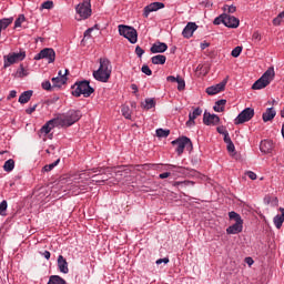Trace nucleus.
<instances>
[{"mask_svg":"<svg viewBox=\"0 0 284 284\" xmlns=\"http://www.w3.org/2000/svg\"><path fill=\"white\" fill-rule=\"evenodd\" d=\"M75 12L78 14V21H85L92 17V1L83 0L75 7Z\"/></svg>","mask_w":284,"mask_h":284,"instance_id":"obj_6","label":"nucleus"},{"mask_svg":"<svg viewBox=\"0 0 284 284\" xmlns=\"http://www.w3.org/2000/svg\"><path fill=\"white\" fill-rule=\"evenodd\" d=\"M276 77V72L274 71V67H270L262 77L256 80L253 85L252 90H264V88H267L272 81H274V78Z\"/></svg>","mask_w":284,"mask_h":284,"instance_id":"obj_4","label":"nucleus"},{"mask_svg":"<svg viewBox=\"0 0 284 284\" xmlns=\"http://www.w3.org/2000/svg\"><path fill=\"white\" fill-rule=\"evenodd\" d=\"M176 83H178V90H179V92H183V90H185V80H183V78H180V77L178 75V81H176Z\"/></svg>","mask_w":284,"mask_h":284,"instance_id":"obj_35","label":"nucleus"},{"mask_svg":"<svg viewBox=\"0 0 284 284\" xmlns=\"http://www.w3.org/2000/svg\"><path fill=\"white\" fill-rule=\"evenodd\" d=\"M21 72H26V69H23V65L20 67Z\"/></svg>","mask_w":284,"mask_h":284,"instance_id":"obj_64","label":"nucleus"},{"mask_svg":"<svg viewBox=\"0 0 284 284\" xmlns=\"http://www.w3.org/2000/svg\"><path fill=\"white\" fill-rule=\"evenodd\" d=\"M229 219L230 221H235V223L226 229V234H241L243 232V217H241V214L231 211L229 212Z\"/></svg>","mask_w":284,"mask_h":284,"instance_id":"obj_5","label":"nucleus"},{"mask_svg":"<svg viewBox=\"0 0 284 284\" xmlns=\"http://www.w3.org/2000/svg\"><path fill=\"white\" fill-rule=\"evenodd\" d=\"M41 8L42 10H52L54 8V2L48 0V1H44L42 4H41Z\"/></svg>","mask_w":284,"mask_h":284,"instance_id":"obj_38","label":"nucleus"},{"mask_svg":"<svg viewBox=\"0 0 284 284\" xmlns=\"http://www.w3.org/2000/svg\"><path fill=\"white\" fill-rule=\"evenodd\" d=\"M203 114L201 108H195L193 112L189 113V121H186V128H194L196 125V119Z\"/></svg>","mask_w":284,"mask_h":284,"instance_id":"obj_16","label":"nucleus"},{"mask_svg":"<svg viewBox=\"0 0 284 284\" xmlns=\"http://www.w3.org/2000/svg\"><path fill=\"white\" fill-rule=\"evenodd\" d=\"M41 59H45L48 63H54L57 59V52L52 48L42 49L38 54H36L34 60L41 61Z\"/></svg>","mask_w":284,"mask_h":284,"instance_id":"obj_9","label":"nucleus"},{"mask_svg":"<svg viewBox=\"0 0 284 284\" xmlns=\"http://www.w3.org/2000/svg\"><path fill=\"white\" fill-rule=\"evenodd\" d=\"M240 24H241V20H239V18L234 16H229L227 13H225L224 26L226 28H239Z\"/></svg>","mask_w":284,"mask_h":284,"instance_id":"obj_19","label":"nucleus"},{"mask_svg":"<svg viewBox=\"0 0 284 284\" xmlns=\"http://www.w3.org/2000/svg\"><path fill=\"white\" fill-rule=\"evenodd\" d=\"M283 23V20L277 16L273 19V26H281Z\"/></svg>","mask_w":284,"mask_h":284,"instance_id":"obj_52","label":"nucleus"},{"mask_svg":"<svg viewBox=\"0 0 284 284\" xmlns=\"http://www.w3.org/2000/svg\"><path fill=\"white\" fill-rule=\"evenodd\" d=\"M23 59H26V51L9 53L4 57V67L14 65V63H19V61H23Z\"/></svg>","mask_w":284,"mask_h":284,"instance_id":"obj_10","label":"nucleus"},{"mask_svg":"<svg viewBox=\"0 0 284 284\" xmlns=\"http://www.w3.org/2000/svg\"><path fill=\"white\" fill-rule=\"evenodd\" d=\"M23 21H26V16L20 14L14 21V28H21Z\"/></svg>","mask_w":284,"mask_h":284,"instance_id":"obj_39","label":"nucleus"},{"mask_svg":"<svg viewBox=\"0 0 284 284\" xmlns=\"http://www.w3.org/2000/svg\"><path fill=\"white\" fill-rule=\"evenodd\" d=\"M246 176H248V179H251V181H256L257 176L256 173L248 171L246 172Z\"/></svg>","mask_w":284,"mask_h":284,"instance_id":"obj_48","label":"nucleus"},{"mask_svg":"<svg viewBox=\"0 0 284 284\" xmlns=\"http://www.w3.org/2000/svg\"><path fill=\"white\" fill-rule=\"evenodd\" d=\"M252 39L254 41H261V33H258V31H255L252 36Z\"/></svg>","mask_w":284,"mask_h":284,"instance_id":"obj_53","label":"nucleus"},{"mask_svg":"<svg viewBox=\"0 0 284 284\" xmlns=\"http://www.w3.org/2000/svg\"><path fill=\"white\" fill-rule=\"evenodd\" d=\"M97 172H99V169H92L89 170L88 174H97Z\"/></svg>","mask_w":284,"mask_h":284,"instance_id":"obj_62","label":"nucleus"},{"mask_svg":"<svg viewBox=\"0 0 284 284\" xmlns=\"http://www.w3.org/2000/svg\"><path fill=\"white\" fill-rule=\"evenodd\" d=\"M196 30H199V26H196L195 22H187L182 31V36L184 37V39H192Z\"/></svg>","mask_w":284,"mask_h":284,"instance_id":"obj_17","label":"nucleus"},{"mask_svg":"<svg viewBox=\"0 0 284 284\" xmlns=\"http://www.w3.org/2000/svg\"><path fill=\"white\" fill-rule=\"evenodd\" d=\"M156 265H161V263H164L165 265H168V263H170V258L169 257H164V258H159L156 260Z\"/></svg>","mask_w":284,"mask_h":284,"instance_id":"obj_47","label":"nucleus"},{"mask_svg":"<svg viewBox=\"0 0 284 284\" xmlns=\"http://www.w3.org/2000/svg\"><path fill=\"white\" fill-rule=\"evenodd\" d=\"M280 212L281 214H277L274 219H273V223L275 225V227L277 230H281V227H283V223H284V209L280 207Z\"/></svg>","mask_w":284,"mask_h":284,"instance_id":"obj_24","label":"nucleus"},{"mask_svg":"<svg viewBox=\"0 0 284 284\" xmlns=\"http://www.w3.org/2000/svg\"><path fill=\"white\" fill-rule=\"evenodd\" d=\"M156 106V101L154 99H145L143 108L144 110H152V108Z\"/></svg>","mask_w":284,"mask_h":284,"instance_id":"obj_31","label":"nucleus"},{"mask_svg":"<svg viewBox=\"0 0 284 284\" xmlns=\"http://www.w3.org/2000/svg\"><path fill=\"white\" fill-rule=\"evenodd\" d=\"M47 284H65V280L59 275H51Z\"/></svg>","mask_w":284,"mask_h":284,"instance_id":"obj_29","label":"nucleus"},{"mask_svg":"<svg viewBox=\"0 0 284 284\" xmlns=\"http://www.w3.org/2000/svg\"><path fill=\"white\" fill-rule=\"evenodd\" d=\"M223 11L227 12L229 14H234V12H236V6L234 4H224L223 7Z\"/></svg>","mask_w":284,"mask_h":284,"instance_id":"obj_34","label":"nucleus"},{"mask_svg":"<svg viewBox=\"0 0 284 284\" xmlns=\"http://www.w3.org/2000/svg\"><path fill=\"white\" fill-rule=\"evenodd\" d=\"M216 130L219 134H223V135L227 134V130H225V126H217Z\"/></svg>","mask_w":284,"mask_h":284,"instance_id":"obj_51","label":"nucleus"},{"mask_svg":"<svg viewBox=\"0 0 284 284\" xmlns=\"http://www.w3.org/2000/svg\"><path fill=\"white\" fill-rule=\"evenodd\" d=\"M224 141L229 144V143H232V139L230 138V134L226 133L224 134Z\"/></svg>","mask_w":284,"mask_h":284,"instance_id":"obj_60","label":"nucleus"},{"mask_svg":"<svg viewBox=\"0 0 284 284\" xmlns=\"http://www.w3.org/2000/svg\"><path fill=\"white\" fill-rule=\"evenodd\" d=\"M244 262L247 264L248 267H252L254 265V258L252 257H245Z\"/></svg>","mask_w":284,"mask_h":284,"instance_id":"obj_50","label":"nucleus"},{"mask_svg":"<svg viewBox=\"0 0 284 284\" xmlns=\"http://www.w3.org/2000/svg\"><path fill=\"white\" fill-rule=\"evenodd\" d=\"M241 52H243V47H235L232 50L231 55L234 57V59H237V57H241Z\"/></svg>","mask_w":284,"mask_h":284,"instance_id":"obj_36","label":"nucleus"},{"mask_svg":"<svg viewBox=\"0 0 284 284\" xmlns=\"http://www.w3.org/2000/svg\"><path fill=\"white\" fill-rule=\"evenodd\" d=\"M58 270L61 274H68L70 268L68 267V260L63 255L58 256Z\"/></svg>","mask_w":284,"mask_h":284,"instance_id":"obj_22","label":"nucleus"},{"mask_svg":"<svg viewBox=\"0 0 284 284\" xmlns=\"http://www.w3.org/2000/svg\"><path fill=\"white\" fill-rule=\"evenodd\" d=\"M172 145H176L175 152L179 154V156H181L185 148H187V145H192V141H190L189 138L183 136L181 139L172 141Z\"/></svg>","mask_w":284,"mask_h":284,"instance_id":"obj_12","label":"nucleus"},{"mask_svg":"<svg viewBox=\"0 0 284 284\" xmlns=\"http://www.w3.org/2000/svg\"><path fill=\"white\" fill-rule=\"evenodd\" d=\"M4 172H12L14 170V161L12 159H9L3 164Z\"/></svg>","mask_w":284,"mask_h":284,"instance_id":"obj_30","label":"nucleus"},{"mask_svg":"<svg viewBox=\"0 0 284 284\" xmlns=\"http://www.w3.org/2000/svg\"><path fill=\"white\" fill-rule=\"evenodd\" d=\"M166 81H169V83H176V81H179V77L169 75Z\"/></svg>","mask_w":284,"mask_h":284,"instance_id":"obj_49","label":"nucleus"},{"mask_svg":"<svg viewBox=\"0 0 284 284\" xmlns=\"http://www.w3.org/2000/svg\"><path fill=\"white\" fill-rule=\"evenodd\" d=\"M227 104V100H219L215 102L213 110L214 112H225V105Z\"/></svg>","mask_w":284,"mask_h":284,"instance_id":"obj_26","label":"nucleus"},{"mask_svg":"<svg viewBox=\"0 0 284 284\" xmlns=\"http://www.w3.org/2000/svg\"><path fill=\"white\" fill-rule=\"evenodd\" d=\"M225 85H227V80H223L222 82L207 87L205 92L209 97H214V94H219L225 90Z\"/></svg>","mask_w":284,"mask_h":284,"instance_id":"obj_13","label":"nucleus"},{"mask_svg":"<svg viewBox=\"0 0 284 284\" xmlns=\"http://www.w3.org/2000/svg\"><path fill=\"white\" fill-rule=\"evenodd\" d=\"M160 179H168L170 178V172H164L159 175Z\"/></svg>","mask_w":284,"mask_h":284,"instance_id":"obj_57","label":"nucleus"},{"mask_svg":"<svg viewBox=\"0 0 284 284\" xmlns=\"http://www.w3.org/2000/svg\"><path fill=\"white\" fill-rule=\"evenodd\" d=\"M17 98V92L14 90L10 91L9 95H8V101H10V99H14Z\"/></svg>","mask_w":284,"mask_h":284,"instance_id":"obj_56","label":"nucleus"},{"mask_svg":"<svg viewBox=\"0 0 284 284\" xmlns=\"http://www.w3.org/2000/svg\"><path fill=\"white\" fill-rule=\"evenodd\" d=\"M42 256H44L47 258V261H50V256H51L50 251H44L42 253Z\"/></svg>","mask_w":284,"mask_h":284,"instance_id":"obj_59","label":"nucleus"},{"mask_svg":"<svg viewBox=\"0 0 284 284\" xmlns=\"http://www.w3.org/2000/svg\"><path fill=\"white\" fill-rule=\"evenodd\" d=\"M71 94L72 97H84V99H88L89 97H92V94H94V88L90 87V81L88 80H83V81H79L75 82L72 87H71Z\"/></svg>","mask_w":284,"mask_h":284,"instance_id":"obj_3","label":"nucleus"},{"mask_svg":"<svg viewBox=\"0 0 284 284\" xmlns=\"http://www.w3.org/2000/svg\"><path fill=\"white\" fill-rule=\"evenodd\" d=\"M54 128H60L59 122L57 118H53L49 120L41 129L40 134H43L44 136H48L54 130Z\"/></svg>","mask_w":284,"mask_h":284,"instance_id":"obj_14","label":"nucleus"},{"mask_svg":"<svg viewBox=\"0 0 284 284\" xmlns=\"http://www.w3.org/2000/svg\"><path fill=\"white\" fill-rule=\"evenodd\" d=\"M30 99H32V91H24L19 97V103L26 104V103H28L30 101Z\"/></svg>","mask_w":284,"mask_h":284,"instance_id":"obj_27","label":"nucleus"},{"mask_svg":"<svg viewBox=\"0 0 284 284\" xmlns=\"http://www.w3.org/2000/svg\"><path fill=\"white\" fill-rule=\"evenodd\" d=\"M168 168L170 170L174 169L175 172H178L179 174H183V172H185V168H183V166H176V165H173V164H168Z\"/></svg>","mask_w":284,"mask_h":284,"instance_id":"obj_41","label":"nucleus"},{"mask_svg":"<svg viewBox=\"0 0 284 284\" xmlns=\"http://www.w3.org/2000/svg\"><path fill=\"white\" fill-rule=\"evenodd\" d=\"M119 33L121 34V37H124V39H128L130 43H136L139 41V33L136 32V29H134L133 27L120 24Z\"/></svg>","mask_w":284,"mask_h":284,"instance_id":"obj_7","label":"nucleus"},{"mask_svg":"<svg viewBox=\"0 0 284 284\" xmlns=\"http://www.w3.org/2000/svg\"><path fill=\"white\" fill-rule=\"evenodd\" d=\"M236 150V148L234 146V143L233 142H230L227 144V152H234Z\"/></svg>","mask_w":284,"mask_h":284,"instance_id":"obj_55","label":"nucleus"},{"mask_svg":"<svg viewBox=\"0 0 284 284\" xmlns=\"http://www.w3.org/2000/svg\"><path fill=\"white\" fill-rule=\"evenodd\" d=\"M165 61H168V58L163 54H158L151 58L153 65H165Z\"/></svg>","mask_w":284,"mask_h":284,"instance_id":"obj_25","label":"nucleus"},{"mask_svg":"<svg viewBox=\"0 0 284 284\" xmlns=\"http://www.w3.org/2000/svg\"><path fill=\"white\" fill-rule=\"evenodd\" d=\"M180 185H194L192 181H182V182H174L173 187H179Z\"/></svg>","mask_w":284,"mask_h":284,"instance_id":"obj_43","label":"nucleus"},{"mask_svg":"<svg viewBox=\"0 0 284 284\" xmlns=\"http://www.w3.org/2000/svg\"><path fill=\"white\" fill-rule=\"evenodd\" d=\"M276 116V109L274 106L267 108L265 112L262 114V121L264 123H268L270 121H274Z\"/></svg>","mask_w":284,"mask_h":284,"instance_id":"obj_21","label":"nucleus"},{"mask_svg":"<svg viewBox=\"0 0 284 284\" xmlns=\"http://www.w3.org/2000/svg\"><path fill=\"white\" fill-rule=\"evenodd\" d=\"M252 119H254V109L246 108L234 119V124L243 125V123H247V121H252Z\"/></svg>","mask_w":284,"mask_h":284,"instance_id":"obj_8","label":"nucleus"},{"mask_svg":"<svg viewBox=\"0 0 284 284\" xmlns=\"http://www.w3.org/2000/svg\"><path fill=\"white\" fill-rule=\"evenodd\" d=\"M37 110V104H34L33 106H29L26 112L27 114H32V112H34Z\"/></svg>","mask_w":284,"mask_h":284,"instance_id":"obj_54","label":"nucleus"},{"mask_svg":"<svg viewBox=\"0 0 284 284\" xmlns=\"http://www.w3.org/2000/svg\"><path fill=\"white\" fill-rule=\"evenodd\" d=\"M264 203L266 205H272L273 207L278 205V197L277 196H273V195H266L264 197Z\"/></svg>","mask_w":284,"mask_h":284,"instance_id":"obj_28","label":"nucleus"},{"mask_svg":"<svg viewBox=\"0 0 284 284\" xmlns=\"http://www.w3.org/2000/svg\"><path fill=\"white\" fill-rule=\"evenodd\" d=\"M163 8H165V3L163 2H151L150 4L143 8L142 17L144 19H149L152 12H159V10H163Z\"/></svg>","mask_w":284,"mask_h":284,"instance_id":"obj_11","label":"nucleus"},{"mask_svg":"<svg viewBox=\"0 0 284 284\" xmlns=\"http://www.w3.org/2000/svg\"><path fill=\"white\" fill-rule=\"evenodd\" d=\"M112 75V65L110 64V60L100 59V67L97 71H93V78L95 81H101V83H108L110 81V77Z\"/></svg>","mask_w":284,"mask_h":284,"instance_id":"obj_2","label":"nucleus"},{"mask_svg":"<svg viewBox=\"0 0 284 284\" xmlns=\"http://www.w3.org/2000/svg\"><path fill=\"white\" fill-rule=\"evenodd\" d=\"M42 90H47V91L52 90V83H50V81L42 82Z\"/></svg>","mask_w":284,"mask_h":284,"instance_id":"obj_45","label":"nucleus"},{"mask_svg":"<svg viewBox=\"0 0 284 284\" xmlns=\"http://www.w3.org/2000/svg\"><path fill=\"white\" fill-rule=\"evenodd\" d=\"M260 150L263 154H272L274 142H272V140H263L260 144Z\"/></svg>","mask_w":284,"mask_h":284,"instance_id":"obj_20","label":"nucleus"},{"mask_svg":"<svg viewBox=\"0 0 284 284\" xmlns=\"http://www.w3.org/2000/svg\"><path fill=\"white\" fill-rule=\"evenodd\" d=\"M135 54L141 59V57H143V54H145V50H143L141 47H136L135 48Z\"/></svg>","mask_w":284,"mask_h":284,"instance_id":"obj_46","label":"nucleus"},{"mask_svg":"<svg viewBox=\"0 0 284 284\" xmlns=\"http://www.w3.org/2000/svg\"><path fill=\"white\" fill-rule=\"evenodd\" d=\"M106 179L105 180H97V179H93L92 180V183H97L99 185H101L102 183H105Z\"/></svg>","mask_w":284,"mask_h":284,"instance_id":"obj_61","label":"nucleus"},{"mask_svg":"<svg viewBox=\"0 0 284 284\" xmlns=\"http://www.w3.org/2000/svg\"><path fill=\"white\" fill-rule=\"evenodd\" d=\"M156 135L160 136V138L170 136V131L163 130V129H158L156 130Z\"/></svg>","mask_w":284,"mask_h":284,"instance_id":"obj_42","label":"nucleus"},{"mask_svg":"<svg viewBox=\"0 0 284 284\" xmlns=\"http://www.w3.org/2000/svg\"><path fill=\"white\" fill-rule=\"evenodd\" d=\"M7 210H8V201L3 200L2 202H0V215L6 216L3 212H6Z\"/></svg>","mask_w":284,"mask_h":284,"instance_id":"obj_40","label":"nucleus"},{"mask_svg":"<svg viewBox=\"0 0 284 284\" xmlns=\"http://www.w3.org/2000/svg\"><path fill=\"white\" fill-rule=\"evenodd\" d=\"M150 50L152 54L163 53L168 50V44L165 42H155Z\"/></svg>","mask_w":284,"mask_h":284,"instance_id":"obj_23","label":"nucleus"},{"mask_svg":"<svg viewBox=\"0 0 284 284\" xmlns=\"http://www.w3.org/2000/svg\"><path fill=\"white\" fill-rule=\"evenodd\" d=\"M81 112L79 110L71 109L67 113L58 114L55 120L60 128H70L81 120Z\"/></svg>","mask_w":284,"mask_h":284,"instance_id":"obj_1","label":"nucleus"},{"mask_svg":"<svg viewBox=\"0 0 284 284\" xmlns=\"http://www.w3.org/2000/svg\"><path fill=\"white\" fill-rule=\"evenodd\" d=\"M121 112L124 119H129V120L132 119V111L130 110V106L123 105L121 108Z\"/></svg>","mask_w":284,"mask_h":284,"instance_id":"obj_32","label":"nucleus"},{"mask_svg":"<svg viewBox=\"0 0 284 284\" xmlns=\"http://www.w3.org/2000/svg\"><path fill=\"white\" fill-rule=\"evenodd\" d=\"M225 14L226 13H223L220 17L215 18L213 21L214 26H221V23L225 26Z\"/></svg>","mask_w":284,"mask_h":284,"instance_id":"obj_37","label":"nucleus"},{"mask_svg":"<svg viewBox=\"0 0 284 284\" xmlns=\"http://www.w3.org/2000/svg\"><path fill=\"white\" fill-rule=\"evenodd\" d=\"M93 30H94V28H89V29L84 32V37H91Z\"/></svg>","mask_w":284,"mask_h":284,"instance_id":"obj_58","label":"nucleus"},{"mask_svg":"<svg viewBox=\"0 0 284 284\" xmlns=\"http://www.w3.org/2000/svg\"><path fill=\"white\" fill-rule=\"evenodd\" d=\"M60 162H61V160L58 159L53 163L44 165L42 169L43 172H52V170H54V168H57V165H59Z\"/></svg>","mask_w":284,"mask_h":284,"instance_id":"obj_33","label":"nucleus"},{"mask_svg":"<svg viewBox=\"0 0 284 284\" xmlns=\"http://www.w3.org/2000/svg\"><path fill=\"white\" fill-rule=\"evenodd\" d=\"M68 69H65L63 75L51 79L53 88H62L68 83Z\"/></svg>","mask_w":284,"mask_h":284,"instance_id":"obj_18","label":"nucleus"},{"mask_svg":"<svg viewBox=\"0 0 284 284\" xmlns=\"http://www.w3.org/2000/svg\"><path fill=\"white\" fill-rule=\"evenodd\" d=\"M204 125H219L221 123V118L216 114H212L207 111L204 112L203 115Z\"/></svg>","mask_w":284,"mask_h":284,"instance_id":"obj_15","label":"nucleus"},{"mask_svg":"<svg viewBox=\"0 0 284 284\" xmlns=\"http://www.w3.org/2000/svg\"><path fill=\"white\" fill-rule=\"evenodd\" d=\"M78 187H79V190L83 191V190H85V187H88V183H84L82 186H78Z\"/></svg>","mask_w":284,"mask_h":284,"instance_id":"obj_63","label":"nucleus"},{"mask_svg":"<svg viewBox=\"0 0 284 284\" xmlns=\"http://www.w3.org/2000/svg\"><path fill=\"white\" fill-rule=\"evenodd\" d=\"M142 72L143 74H146V77H152V69H150L149 65H142Z\"/></svg>","mask_w":284,"mask_h":284,"instance_id":"obj_44","label":"nucleus"}]
</instances>
